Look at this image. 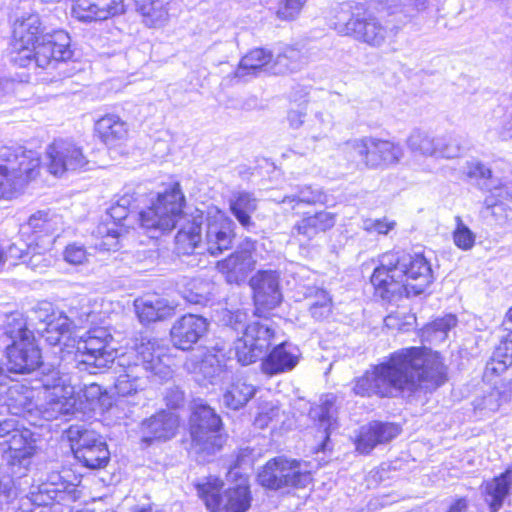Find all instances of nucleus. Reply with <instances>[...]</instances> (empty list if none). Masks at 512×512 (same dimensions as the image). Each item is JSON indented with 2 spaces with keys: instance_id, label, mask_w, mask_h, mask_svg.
<instances>
[{
  "instance_id": "nucleus-1",
  "label": "nucleus",
  "mask_w": 512,
  "mask_h": 512,
  "mask_svg": "<svg viewBox=\"0 0 512 512\" xmlns=\"http://www.w3.org/2000/svg\"><path fill=\"white\" fill-rule=\"evenodd\" d=\"M446 376V367L437 352L426 347H409L395 351L387 362L358 378L353 391L363 397L429 392L443 385Z\"/></svg>"
},
{
  "instance_id": "nucleus-2",
  "label": "nucleus",
  "mask_w": 512,
  "mask_h": 512,
  "mask_svg": "<svg viewBox=\"0 0 512 512\" xmlns=\"http://www.w3.org/2000/svg\"><path fill=\"white\" fill-rule=\"evenodd\" d=\"M433 280V270L427 258H396L376 267L371 283L383 300L392 301L404 293L418 295Z\"/></svg>"
},
{
  "instance_id": "nucleus-3",
  "label": "nucleus",
  "mask_w": 512,
  "mask_h": 512,
  "mask_svg": "<svg viewBox=\"0 0 512 512\" xmlns=\"http://www.w3.org/2000/svg\"><path fill=\"white\" fill-rule=\"evenodd\" d=\"M136 360L131 363L127 357H122L119 365L122 366L123 372L120 373L114 383L115 393L121 397H132L137 399L133 404H139L142 393L147 385L148 372L159 375L163 372L164 367L161 364L160 354L155 349V342L147 340L136 346Z\"/></svg>"
},
{
  "instance_id": "nucleus-4",
  "label": "nucleus",
  "mask_w": 512,
  "mask_h": 512,
  "mask_svg": "<svg viewBox=\"0 0 512 512\" xmlns=\"http://www.w3.org/2000/svg\"><path fill=\"white\" fill-rule=\"evenodd\" d=\"M36 152L22 146L0 148V198H11L39 172Z\"/></svg>"
},
{
  "instance_id": "nucleus-5",
  "label": "nucleus",
  "mask_w": 512,
  "mask_h": 512,
  "mask_svg": "<svg viewBox=\"0 0 512 512\" xmlns=\"http://www.w3.org/2000/svg\"><path fill=\"white\" fill-rule=\"evenodd\" d=\"M185 198L179 183L158 195L156 202L139 213V221L151 238L171 231L180 217Z\"/></svg>"
},
{
  "instance_id": "nucleus-6",
  "label": "nucleus",
  "mask_w": 512,
  "mask_h": 512,
  "mask_svg": "<svg viewBox=\"0 0 512 512\" xmlns=\"http://www.w3.org/2000/svg\"><path fill=\"white\" fill-rule=\"evenodd\" d=\"M5 334L12 340L7 346L8 371L16 374L29 373L40 365V350L34 336L26 328L22 317L15 316L8 323Z\"/></svg>"
},
{
  "instance_id": "nucleus-7",
  "label": "nucleus",
  "mask_w": 512,
  "mask_h": 512,
  "mask_svg": "<svg viewBox=\"0 0 512 512\" xmlns=\"http://www.w3.org/2000/svg\"><path fill=\"white\" fill-rule=\"evenodd\" d=\"M112 336L103 327L86 332L77 345V368L89 374H97L108 368L116 358V349L111 346Z\"/></svg>"
},
{
  "instance_id": "nucleus-8",
  "label": "nucleus",
  "mask_w": 512,
  "mask_h": 512,
  "mask_svg": "<svg viewBox=\"0 0 512 512\" xmlns=\"http://www.w3.org/2000/svg\"><path fill=\"white\" fill-rule=\"evenodd\" d=\"M312 480L306 462L282 456L269 460L258 474L259 483L266 488L278 490L284 487H306Z\"/></svg>"
},
{
  "instance_id": "nucleus-9",
  "label": "nucleus",
  "mask_w": 512,
  "mask_h": 512,
  "mask_svg": "<svg viewBox=\"0 0 512 512\" xmlns=\"http://www.w3.org/2000/svg\"><path fill=\"white\" fill-rule=\"evenodd\" d=\"M32 433L26 429L17 417H9L0 421V446L3 447V459L7 464L18 470L31 463L33 446L30 442Z\"/></svg>"
},
{
  "instance_id": "nucleus-10",
  "label": "nucleus",
  "mask_w": 512,
  "mask_h": 512,
  "mask_svg": "<svg viewBox=\"0 0 512 512\" xmlns=\"http://www.w3.org/2000/svg\"><path fill=\"white\" fill-rule=\"evenodd\" d=\"M223 482L216 477H209L196 485L199 497L212 512H246L250 507V493L247 485H237L225 490Z\"/></svg>"
},
{
  "instance_id": "nucleus-11",
  "label": "nucleus",
  "mask_w": 512,
  "mask_h": 512,
  "mask_svg": "<svg viewBox=\"0 0 512 512\" xmlns=\"http://www.w3.org/2000/svg\"><path fill=\"white\" fill-rule=\"evenodd\" d=\"M222 422L214 409L197 404L190 419L192 447L197 453L214 454L223 445Z\"/></svg>"
},
{
  "instance_id": "nucleus-12",
  "label": "nucleus",
  "mask_w": 512,
  "mask_h": 512,
  "mask_svg": "<svg viewBox=\"0 0 512 512\" xmlns=\"http://www.w3.org/2000/svg\"><path fill=\"white\" fill-rule=\"evenodd\" d=\"M67 438L75 458L89 469H101L107 466L110 452L107 444L96 432L79 425H71L67 430Z\"/></svg>"
},
{
  "instance_id": "nucleus-13",
  "label": "nucleus",
  "mask_w": 512,
  "mask_h": 512,
  "mask_svg": "<svg viewBox=\"0 0 512 512\" xmlns=\"http://www.w3.org/2000/svg\"><path fill=\"white\" fill-rule=\"evenodd\" d=\"M275 329L267 319L253 321L242 337L234 342L235 356L242 365H249L261 359L271 345Z\"/></svg>"
},
{
  "instance_id": "nucleus-14",
  "label": "nucleus",
  "mask_w": 512,
  "mask_h": 512,
  "mask_svg": "<svg viewBox=\"0 0 512 512\" xmlns=\"http://www.w3.org/2000/svg\"><path fill=\"white\" fill-rule=\"evenodd\" d=\"M29 63L20 67L47 68L69 60L73 52L70 49V37L63 30L41 36L36 44L29 47Z\"/></svg>"
},
{
  "instance_id": "nucleus-15",
  "label": "nucleus",
  "mask_w": 512,
  "mask_h": 512,
  "mask_svg": "<svg viewBox=\"0 0 512 512\" xmlns=\"http://www.w3.org/2000/svg\"><path fill=\"white\" fill-rule=\"evenodd\" d=\"M88 164L82 148L72 141L57 139L46 149V165L55 176L85 170Z\"/></svg>"
},
{
  "instance_id": "nucleus-16",
  "label": "nucleus",
  "mask_w": 512,
  "mask_h": 512,
  "mask_svg": "<svg viewBox=\"0 0 512 512\" xmlns=\"http://www.w3.org/2000/svg\"><path fill=\"white\" fill-rule=\"evenodd\" d=\"M249 283L254 294V314L258 317H265L266 312L281 303L282 293L279 287V274L276 271H259Z\"/></svg>"
},
{
  "instance_id": "nucleus-17",
  "label": "nucleus",
  "mask_w": 512,
  "mask_h": 512,
  "mask_svg": "<svg viewBox=\"0 0 512 512\" xmlns=\"http://www.w3.org/2000/svg\"><path fill=\"white\" fill-rule=\"evenodd\" d=\"M41 21L37 14H29L27 17L18 19L13 28L12 60L17 65L29 63V47L36 44L41 37Z\"/></svg>"
},
{
  "instance_id": "nucleus-18",
  "label": "nucleus",
  "mask_w": 512,
  "mask_h": 512,
  "mask_svg": "<svg viewBox=\"0 0 512 512\" xmlns=\"http://www.w3.org/2000/svg\"><path fill=\"white\" fill-rule=\"evenodd\" d=\"M340 33L354 37L356 40L372 47H381L389 35L386 26L374 16L349 19L348 23L341 22Z\"/></svg>"
},
{
  "instance_id": "nucleus-19",
  "label": "nucleus",
  "mask_w": 512,
  "mask_h": 512,
  "mask_svg": "<svg viewBox=\"0 0 512 512\" xmlns=\"http://www.w3.org/2000/svg\"><path fill=\"white\" fill-rule=\"evenodd\" d=\"M53 373L50 383L49 379L45 382V387L51 389L50 400L47 402L45 413L47 418H57L60 415L73 414L76 409L77 400L74 387L68 383L67 378L57 377Z\"/></svg>"
},
{
  "instance_id": "nucleus-20",
  "label": "nucleus",
  "mask_w": 512,
  "mask_h": 512,
  "mask_svg": "<svg viewBox=\"0 0 512 512\" xmlns=\"http://www.w3.org/2000/svg\"><path fill=\"white\" fill-rule=\"evenodd\" d=\"M234 221L224 212L216 209L207 218V250L211 255L222 253L230 248L234 237Z\"/></svg>"
},
{
  "instance_id": "nucleus-21",
  "label": "nucleus",
  "mask_w": 512,
  "mask_h": 512,
  "mask_svg": "<svg viewBox=\"0 0 512 512\" xmlns=\"http://www.w3.org/2000/svg\"><path fill=\"white\" fill-rule=\"evenodd\" d=\"M207 329L208 323L204 317L187 314L173 324L170 331L171 341L176 348L189 350L205 335Z\"/></svg>"
},
{
  "instance_id": "nucleus-22",
  "label": "nucleus",
  "mask_w": 512,
  "mask_h": 512,
  "mask_svg": "<svg viewBox=\"0 0 512 512\" xmlns=\"http://www.w3.org/2000/svg\"><path fill=\"white\" fill-rule=\"evenodd\" d=\"M178 425V417L174 413L161 411L141 423V440L147 445L153 441L169 440L176 434Z\"/></svg>"
},
{
  "instance_id": "nucleus-23",
  "label": "nucleus",
  "mask_w": 512,
  "mask_h": 512,
  "mask_svg": "<svg viewBox=\"0 0 512 512\" xmlns=\"http://www.w3.org/2000/svg\"><path fill=\"white\" fill-rule=\"evenodd\" d=\"M124 0H75L73 15L84 22L106 20L124 12Z\"/></svg>"
},
{
  "instance_id": "nucleus-24",
  "label": "nucleus",
  "mask_w": 512,
  "mask_h": 512,
  "mask_svg": "<svg viewBox=\"0 0 512 512\" xmlns=\"http://www.w3.org/2000/svg\"><path fill=\"white\" fill-rule=\"evenodd\" d=\"M400 433V427L394 423L374 421L362 426L356 440V449L367 454L378 444L386 443Z\"/></svg>"
},
{
  "instance_id": "nucleus-25",
  "label": "nucleus",
  "mask_w": 512,
  "mask_h": 512,
  "mask_svg": "<svg viewBox=\"0 0 512 512\" xmlns=\"http://www.w3.org/2000/svg\"><path fill=\"white\" fill-rule=\"evenodd\" d=\"M299 349L289 342L276 345L262 361V371L268 375L289 372L299 362Z\"/></svg>"
},
{
  "instance_id": "nucleus-26",
  "label": "nucleus",
  "mask_w": 512,
  "mask_h": 512,
  "mask_svg": "<svg viewBox=\"0 0 512 512\" xmlns=\"http://www.w3.org/2000/svg\"><path fill=\"white\" fill-rule=\"evenodd\" d=\"M370 151L367 168H388L397 165L404 152L399 144L370 136Z\"/></svg>"
},
{
  "instance_id": "nucleus-27",
  "label": "nucleus",
  "mask_w": 512,
  "mask_h": 512,
  "mask_svg": "<svg viewBox=\"0 0 512 512\" xmlns=\"http://www.w3.org/2000/svg\"><path fill=\"white\" fill-rule=\"evenodd\" d=\"M134 306L142 323L162 321L175 313V306L171 305L167 299L156 295L138 298L134 301Z\"/></svg>"
},
{
  "instance_id": "nucleus-28",
  "label": "nucleus",
  "mask_w": 512,
  "mask_h": 512,
  "mask_svg": "<svg viewBox=\"0 0 512 512\" xmlns=\"http://www.w3.org/2000/svg\"><path fill=\"white\" fill-rule=\"evenodd\" d=\"M95 132L101 142L112 147L127 139L129 127L118 115L107 114L96 121Z\"/></svg>"
},
{
  "instance_id": "nucleus-29",
  "label": "nucleus",
  "mask_w": 512,
  "mask_h": 512,
  "mask_svg": "<svg viewBox=\"0 0 512 512\" xmlns=\"http://www.w3.org/2000/svg\"><path fill=\"white\" fill-rule=\"evenodd\" d=\"M258 208V199L253 193L237 191L229 199V209L239 224L250 231L256 227L252 214Z\"/></svg>"
},
{
  "instance_id": "nucleus-30",
  "label": "nucleus",
  "mask_w": 512,
  "mask_h": 512,
  "mask_svg": "<svg viewBox=\"0 0 512 512\" xmlns=\"http://www.w3.org/2000/svg\"><path fill=\"white\" fill-rule=\"evenodd\" d=\"M274 58L271 51L264 48H255L248 52L240 61L238 68L234 72L235 78H245L246 76H256L262 71L271 70Z\"/></svg>"
},
{
  "instance_id": "nucleus-31",
  "label": "nucleus",
  "mask_w": 512,
  "mask_h": 512,
  "mask_svg": "<svg viewBox=\"0 0 512 512\" xmlns=\"http://www.w3.org/2000/svg\"><path fill=\"white\" fill-rule=\"evenodd\" d=\"M512 365V330L503 336L496 346L491 359L486 363L484 377L500 375Z\"/></svg>"
},
{
  "instance_id": "nucleus-32",
  "label": "nucleus",
  "mask_w": 512,
  "mask_h": 512,
  "mask_svg": "<svg viewBox=\"0 0 512 512\" xmlns=\"http://www.w3.org/2000/svg\"><path fill=\"white\" fill-rule=\"evenodd\" d=\"M336 401L337 397L334 394H325L320 398L319 404L311 407L309 411L310 418L318 421L320 428L325 433L326 439H328L329 431L337 421L338 406Z\"/></svg>"
},
{
  "instance_id": "nucleus-33",
  "label": "nucleus",
  "mask_w": 512,
  "mask_h": 512,
  "mask_svg": "<svg viewBox=\"0 0 512 512\" xmlns=\"http://www.w3.org/2000/svg\"><path fill=\"white\" fill-rule=\"evenodd\" d=\"M255 268L252 258H223L217 262L218 271L229 284H241L246 281Z\"/></svg>"
},
{
  "instance_id": "nucleus-34",
  "label": "nucleus",
  "mask_w": 512,
  "mask_h": 512,
  "mask_svg": "<svg viewBox=\"0 0 512 512\" xmlns=\"http://www.w3.org/2000/svg\"><path fill=\"white\" fill-rule=\"evenodd\" d=\"M512 475L509 472L486 482L484 486V499L492 512H497L503 505L510 489Z\"/></svg>"
},
{
  "instance_id": "nucleus-35",
  "label": "nucleus",
  "mask_w": 512,
  "mask_h": 512,
  "mask_svg": "<svg viewBox=\"0 0 512 512\" xmlns=\"http://www.w3.org/2000/svg\"><path fill=\"white\" fill-rule=\"evenodd\" d=\"M5 404L14 417L30 412L33 409V391L16 383L8 388Z\"/></svg>"
},
{
  "instance_id": "nucleus-36",
  "label": "nucleus",
  "mask_w": 512,
  "mask_h": 512,
  "mask_svg": "<svg viewBox=\"0 0 512 512\" xmlns=\"http://www.w3.org/2000/svg\"><path fill=\"white\" fill-rule=\"evenodd\" d=\"M256 389L243 379H236L223 394V404L233 410L245 406L254 396Z\"/></svg>"
},
{
  "instance_id": "nucleus-37",
  "label": "nucleus",
  "mask_w": 512,
  "mask_h": 512,
  "mask_svg": "<svg viewBox=\"0 0 512 512\" xmlns=\"http://www.w3.org/2000/svg\"><path fill=\"white\" fill-rule=\"evenodd\" d=\"M303 64L304 57L301 51L295 47H286L275 57L271 69L275 74H283L297 71Z\"/></svg>"
},
{
  "instance_id": "nucleus-38",
  "label": "nucleus",
  "mask_w": 512,
  "mask_h": 512,
  "mask_svg": "<svg viewBox=\"0 0 512 512\" xmlns=\"http://www.w3.org/2000/svg\"><path fill=\"white\" fill-rule=\"evenodd\" d=\"M457 319L448 314L425 326L422 338L429 343H440L446 340L448 332L456 326Z\"/></svg>"
},
{
  "instance_id": "nucleus-39",
  "label": "nucleus",
  "mask_w": 512,
  "mask_h": 512,
  "mask_svg": "<svg viewBox=\"0 0 512 512\" xmlns=\"http://www.w3.org/2000/svg\"><path fill=\"white\" fill-rule=\"evenodd\" d=\"M327 202V195L319 188L312 186H301L293 194L287 195L283 198V204H289L291 209H295L300 203L314 205L325 204Z\"/></svg>"
},
{
  "instance_id": "nucleus-40",
  "label": "nucleus",
  "mask_w": 512,
  "mask_h": 512,
  "mask_svg": "<svg viewBox=\"0 0 512 512\" xmlns=\"http://www.w3.org/2000/svg\"><path fill=\"white\" fill-rule=\"evenodd\" d=\"M202 215L194 217L193 222L182 228L176 235V244L184 250V254H190L201 240Z\"/></svg>"
},
{
  "instance_id": "nucleus-41",
  "label": "nucleus",
  "mask_w": 512,
  "mask_h": 512,
  "mask_svg": "<svg viewBox=\"0 0 512 512\" xmlns=\"http://www.w3.org/2000/svg\"><path fill=\"white\" fill-rule=\"evenodd\" d=\"M370 136L361 138H352L341 145V151L346 159L354 161L356 159L367 168L370 151Z\"/></svg>"
},
{
  "instance_id": "nucleus-42",
  "label": "nucleus",
  "mask_w": 512,
  "mask_h": 512,
  "mask_svg": "<svg viewBox=\"0 0 512 512\" xmlns=\"http://www.w3.org/2000/svg\"><path fill=\"white\" fill-rule=\"evenodd\" d=\"M408 148L423 156L436 157V138L430 136L427 132L414 130L407 139Z\"/></svg>"
},
{
  "instance_id": "nucleus-43",
  "label": "nucleus",
  "mask_w": 512,
  "mask_h": 512,
  "mask_svg": "<svg viewBox=\"0 0 512 512\" xmlns=\"http://www.w3.org/2000/svg\"><path fill=\"white\" fill-rule=\"evenodd\" d=\"M73 321L66 315L60 313L57 318L47 322L45 326V339L50 345H58L62 336L68 334Z\"/></svg>"
},
{
  "instance_id": "nucleus-44",
  "label": "nucleus",
  "mask_w": 512,
  "mask_h": 512,
  "mask_svg": "<svg viewBox=\"0 0 512 512\" xmlns=\"http://www.w3.org/2000/svg\"><path fill=\"white\" fill-rule=\"evenodd\" d=\"M57 496V490L52 488L48 483H42L40 485H32L26 498L33 505L36 506H47L53 502Z\"/></svg>"
},
{
  "instance_id": "nucleus-45",
  "label": "nucleus",
  "mask_w": 512,
  "mask_h": 512,
  "mask_svg": "<svg viewBox=\"0 0 512 512\" xmlns=\"http://www.w3.org/2000/svg\"><path fill=\"white\" fill-rule=\"evenodd\" d=\"M332 127V117L329 114L318 112L309 125V136L313 141L321 140L327 136Z\"/></svg>"
},
{
  "instance_id": "nucleus-46",
  "label": "nucleus",
  "mask_w": 512,
  "mask_h": 512,
  "mask_svg": "<svg viewBox=\"0 0 512 512\" xmlns=\"http://www.w3.org/2000/svg\"><path fill=\"white\" fill-rule=\"evenodd\" d=\"M466 175L471 179L478 180L479 185L483 190H486V186L492 185L496 180L492 177V171L478 161H471L467 163Z\"/></svg>"
},
{
  "instance_id": "nucleus-47",
  "label": "nucleus",
  "mask_w": 512,
  "mask_h": 512,
  "mask_svg": "<svg viewBox=\"0 0 512 512\" xmlns=\"http://www.w3.org/2000/svg\"><path fill=\"white\" fill-rule=\"evenodd\" d=\"M221 321L234 331L242 332L243 334L246 327L251 323L249 322V315L244 309H237L235 311L224 310Z\"/></svg>"
},
{
  "instance_id": "nucleus-48",
  "label": "nucleus",
  "mask_w": 512,
  "mask_h": 512,
  "mask_svg": "<svg viewBox=\"0 0 512 512\" xmlns=\"http://www.w3.org/2000/svg\"><path fill=\"white\" fill-rule=\"evenodd\" d=\"M455 222L453 241L458 248L469 250L475 243V234L463 223L460 216L455 217Z\"/></svg>"
},
{
  "instance_id": "nucleus-49",
  "label": "nucleus",
  "mask_w": 512,
  "mask_h": 512,
  "mask_svg": "<svg viewBox=\"0 0 512 512\" xmlns=\"http://www.w3.org/2000/svg\"><path fill=\"white\" fill-rule=\"evenodd\" d=\"M436 157L455 158L460 154V143L458 139L452 135H445L436 138Z\"/></svg>"
},
{
  "instance_id": "nucleus-50",
  "label": "nucleus",
  "mask_w": 512,
  "mask_h": 512,
  "mask_svg": "<svg viewBox=\"0 0 512 512\" xmlns=\"http://www.w3.org/2000/svg\"><path fill=\"white\" fill-rule=\"evenodd\" d=\"M98 234L103 235L100 243L96 244L100 252H115L119 245V231L114 228H108L106 225L98 227Z\"/></svg>"
},
{
  "instance_id": "nucleus-51",
  "label": "nucleus",
  "mask_w": 512,
  "mask_h": 512,
  "mask_svg": "<svg viewBox=\"0 0 512 512\" xmlns=\"http://www.w3.org/2000/svg\"><path fill=\"white\" fill-rule=\"evenodd\" d=\"M354 8H356V2L353 0L345 1L342 3H338L336 7L333 8V12L335 13L336 21L334 22L335 29L340 33L341 22L348 23L349 19H356Z\"/></svg>"
},
{
  "instance_id": "nucleus-52",
  "label": "nucleus",
  "mask_w": 512,
  "mask_h": 512,
  "mask_svg": "<svg viewBox=\"0 0 512 512\" xmlns=\"http://www.w3.org/2000/svg\"><path fill=\"white\" fill-rule=\"evenodd\" d=\"M306 2L307 0H282L277 16L283 20H293L300 14Z\"/></svg>"
},
{
  "instance_id": "nucleus-53",
  "label": "nucleus",
  "mask_w": 512,
  "mask_h": 512,
  "mask_svg": "<svg viewBox=\"0 0 512 512\" xmlns=\"http://www.w3.org/2000/svg\"><path fill=\"white\" fill-rule=\"evenodd\" d=\"M486 191L490 193V199L502 204L503 201H512V183L504 184L496 179L492 185L486 186Z\"/></svg>"
},
{
  "instance_id": "nucleus-54",
  "label": "nucleus",
  "mask_w": 512,
  "mask_h": 512,
  "mask_svg": "<svg viewBox=\"0 0 512 512\" xmlns=\"http://www.w3.org/2000/svg\"><path fill=\"white\" fill-rule=\"evenodd\" d=\"M483 214L485 217L491 216L498 224H503L507 219L504 206L492 199L486 197L484 200Z\"/></svg>"
},
{
  "instance_id": "nucleus-55",
  "label": "nucleus",
  "mask_w": 512,
  "mask_h": 512,
  "mask_svg": "<svg viewBox=\"0 0 512 512\" xmlns=\"http://www.w3.org/2000/svg\"><path fill=\"white\" fill-rule=\"evenodd\" d=\"M396 226L395 221L384 219H365L363 221V229L367 232H376L381 235H387Z\"/></svg>"
},
{
  "instance_id": "nucleus-56",
  "label": "nucleus",
  "mask_w": 512,
  "mask_h": 512,
  "mask_svg": "<svg viewBox=\"0 0 512 512\" xmlns=\"http://www.w3.org/2000/svg\"><path fill=\"white\" fill-rule=\"evenodd\" d=\"M206 290L203 293L196 292L192 287L184 292L183 298L191 304L207 305L212 299V285L205 284Z\"/></svg>"
},
{
  "instance_id": "nucleus-57",
  "label": "nucleus",
  "mask_w": 512,
  "mask_h": 512,
  "mask_svg": "<svg viewBox=\"0 0 512 512\" xmlns=\"http://www.w3.org/2000/svg\"><path fill=\"white\" fill-rule=\"evenodd\" d=\"M201 372L211 381L221 375L223 367L215 355L207 356L201 363Z\"/></svg>"
},
{
  "instance_id": "nucleus-58",
  "label": "nucleus",
  "mask_w": 512,
  "mask_h": 512,
  "mask_svg": "<svg viewBox=\"0 0 512 512\" xmlns=\"http://www.w3.org/2000/svg\"><path fill=\"white\" fill-rule=\"evenodd\" d=\"M295 230L298 234L308 238L313 237L318 232H322L321 229H318L316 220H314L311 216L305 217L300 222H298L295 226Z\"/></svg>"
},
{
  "instance_id": "nucleus-59",
  "label": "nucleus",
  "mask_w": 512,
  "mask_h": 512,
  "mask_svg": "<svg viewBox=\"0 0 512 512\" xmlns=\"http://www.w3.org/2000/svg\"><path fill=\"white\" fill-rule=\"evenodd\" d=\"M278 414L279 408L276 406H271L269 409L262 408L261 412L258 413L254 420V425L260 429H264Z\"/></svg>"
},
{
  "instance_id": "nucleus-60",
  "label": "nucleus",
  "mask_w": 512,
  "mask_h": 512,
  "mask_svg": "<svg viewBox=\"0 0 512 512\" xmlns=\"http://www.w3.org/2000/svg\"><path fill=\"white\" fill-rule=\"evenodd\" d=\"M164 399L166 405L172 409L179 408L184 403V393L176 386L166 389Z\"/></svg>"
},
{
  "instance_id": "nucleus-61",
  "label": "nucleus",
  "mask_w": 512,
  "mask_h": 512,
  "mask_svg": "<svg viewBox=\"0 0 512 512\" xmlns=\"http://www.w3.org/2000/svg\"><path fill=\"white\" fill-rule=\"evenodd\" d=\"M305 296L315 298V300L312 301L310 305L322 307L324 305L323 300L325 299V306H330V297L328 296L327 292L323 289H319L317 287H309L307 288Z\"/></svg>"
},
{
  "instance_id": "nucleus-62",
  "label": "nucleus",
  "mask_w": 512,
  "mask_h": 512,
  "mask_svg": "<svg viewBox=\"0 0 512 512\" xmlns=\"http://www.w3.org/2000/svg\"><path fill=\"white\" fill-rule=\"evenodd\" d=\"M318 224L322 232L332 228L335 224V214L328 211H321L311 216Z\"/></svg>"
},
{
  "instance_id": "nucleus-63",
  "label": "nucleus",
  "mask_w": 512,
  "mask_h": 512,
  "mask_svg": "<svg viewBox=\"0 0 512 512\" xmlns=\"http://www.w3.org/2000/svg\"><path fill=\"white\" fill-rule=\"evenodd\" d=\"M47 225V214L41 211L33 214L28 220V226L35 232L46 229Z\"/></svg>"
},
{
  "instance_id": "nucleus-64",
  "label": "nucleus",
  "mask_w": 512,
  "mask_h": 512,
  "mask_svg": "<svg viewBox=\"0 0 512 512\" xmlns=\"http://www.w3.org/2000/svg\"><path fill=\"white\" fill-rule=\"evenodd\" d=\"M501 402H504L501 399L500 391L495 389L492 392H490L486 397L483 399V408L488 409L490 411H496L500 405Z\"/></svg>"
}]
</instances>
